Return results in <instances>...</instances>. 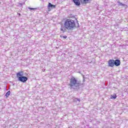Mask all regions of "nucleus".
Segmentation results:
<instances>
[{"instance_id": "f257e3e1", "label": "nucleus", "mask_w": 128, "mask_h": 128, "mask_svg": "<svg viewBox=\"0 0 128 128\" xmlns=\"http://www.w3.org/2000/svg\"><path fill=\"white\" fill-rule=\"evenodd\" d=\"M68 30H72L76 28V22L72 20H66L64 24Z\"/></svg>"}, {"instance_id": "7ed1b4c3", "label": "nucleus", "mask_w": 128, "mask_h": 128, "mask_svg": "<svg viewBox=\"0 0 128 128\" xmlns=\"http://www.w3.org/2000/svg\"><path fill=\"white\" fill-rule=\"evenodd\" d=\"M18 80L22 82H26L28 80V77L24 76H20Z\"/></svg>"}, {"instance_id": "9d476101", "label": "nucleus", "mask_w": 128, "mask_h": 128, "mask_svg": "<svg viewBox=\"0 0 128 128\" xmlns=\"http://www.w3.org/2000/svg\"><path fill=\"white\" fill-rule=\"evenodd\" d=\"M117 2L118 6H126V4L120 2L119 1H118Z\"/></svg>"}, {"instance_id": "39448f33", "label": "nucleus", "mask_w": 128, "mask_h": 128, "mask_svg": "<svg viewBox=\"0 0 128 128\" xmlns=\"http://www.w3.org/2000/svg\"><path fill=\"white\" fill-rule=\"evenodd\" d=\"M108 66H111L112 68V66H114V60H110L108 61Z\"/></svg>"}, {"instance_id": "f3484780", "label": "nucleus", "mask_w": 128, "mask_h": 128, "mask_svg": "<svg viewBox=\"0 0 128 128\" xmlns=\"http://www.w3.org/2000/svg\"><path fill=\"white\" fill-rule=\"evenodd\" d=\"M52 8H56V6L55 5H53Z\"/></svg>"}, {"instance_id": "f03ea898", "label": "nucleus", "mask_w": 128, "mask_h": 128, "mask_svg": "<svg viewBox=\"0 0 128 128\" xmlns=\"http://www.w3.org/2000/svg\"><path fill=\"white\" fill-rule=\"evenodd\" d=\"M70 86L71 88H78V86H82V84L80 82V81L78 80L74 77H72L70 80Z\"/></svg>"}, {"instance_id": "2eb2a0df", "label": "nucleus", "mask_w": 128, "mask_h": 128, "mask_svg": "<svg viewBox=\"0 0 128 128\" xmlns=\"http://www.w3.org/2000/svg\"><path fill=\"white\" fill-rule=\"evenodd\" d=\"M76 100H78V102H80V100L78 99V98H76Z\"/></svg>"}, {"instance_id": "9b49d317", "label": "nucleus", "mask_w": 128, "mask_h": 128, "mask_svg": "<svg viewBox=\"0 0 128 128\" xmlns=\"http://www.w3.org/2000/svg\"><path fill=\"white\" fill-rule=\"evenodd\" d=\"M10 91L9 90L8 91L6 94V98H8V96H10Z\"/></svg>"}, {"instance_id": "a211bd4d", "label": "nucleus", "mask_w": 128, "mask_h": 128, "mask_svg": "<svg viewBox=\"0 0 128 128\" xmlns=\"http://www.w3.org/2000/svg\"><path fill=\"white\" fill-rule=\"evenodd\" d=\"M84 80H83V82H84Z\"/></svg>"}, {"instance_id": "423d86ee", "label": "nucleus", "mask_w": 128, "mask_h": 128, "mask_svg": "<svg viewBox=\"0 0 128 128\" xmlns=\"http://www.w3.org/2000/svg\"><path fill=\"white\" fill-rule=\"evenodd\" d=\"M114 65L116 66H120V60H114Z\"/></svg>"}, {"instance_id": "6e6552de", "label": "nucleus", "mask_w": 128, "mask_h": 128, "mask_svg": "<svg viewBox=\"0 0 128 128\" xmlns=\"http://www.w3.org/2000/svg\"><path fill=\"white\" fill-rule=\"evenodd\" d=\"M17 78H20V76H24V73L22 72H18L16 74Z\"/></svg>"}, {"instance_id": "1a4fd4ad", "label": "nucleus", "mask_w": 128, "mask_h": 128, "mask_svg": "<svg viewBox=\"0 0 128 128\" xmlns=\"http://www.w3.org/2000/svg\"><path fill=\"white\" fill-rule=\"evenodd\" d=\"M80 1L82 4H88V0H80Z\"/></svg>"}, {"instance_id": "f8f14e48", "label": "nucleus", "mask_w": 128, "mask_h": 128, "mask_svg": "<svg viewBox=\"0 0 128 128\" xmlns=\"http://www.w3.org/2000/svg\"><path fill=\"white\" fill-rule=\"evenodd\" d=\"M52 4L51 3H49L48 5V9L50 10V8H52Z\"/></svg>"}, {"instance_id": "dca6fc26", "label": "nucleus", "mask_w": 128, "mask_h": 128, "mask_svg": "<svg viewBox=\"0 0 128 128\" xmlns=\"http://www.w3.org/2000/svg\"><path fill=\"white\" fill-rule=\"evenodd\" d=\"M64 38H66V36H63Z\"/></svg>"}, {"instance_id": "20e7f679", "label": "nucleus", "mask_w": 128, "mask_h": 128, "mask_svg": "<svg viewBox=\"0 0 128 128\" xmlns=\"http://www.w3.org/2000/svg\"><path fill=\"white\" fill-rule=\"evenodd\" d=\"M66 30H68V28H66V26H62L60 28V32L62 34H64V32H66Z\"/></svg>"}, {"instance_id": "ddd939ff", "label": "nucleus", "mask_w": 128, "mask_h": 128, "mask_svg": "<svg viewBox=\"0 0 128 128\" xmlns=\"http://www.w3.org/2000/svg\"><path fill=\"white\" fill-rule=\"evenodd\" d=\"M111 98H114V100L116 98V94H114V95L111 96Z\"/></svg>"}, {"instance_id": "4468645a", "label": "nucleus", "mask_w": 128, "mask_h": 128, "mask_svg": "<svg viewBox=\"0 0 128 128\" xmlns=\"http://www.w3.org/2000/svg\"><path fill=\"white\" fill-rule=\"evenodd\" d=\"M29 10H36V8H28Z\"/></svg>"}, {"instance_id": "0eeeda50", "label": "nucleus", "mask_w": 128, "mask_h": 128, "mask_svg": "<svg viewBox=\"0 0 128 128\" xmlns=\"http://www.w3.org/2000/svg\"><path fill=\"white\" fill-rule=\"evenodd\" d=\"M73 2H74L77 6H80V0H73Z\"/></svg>"}]
</instances>
